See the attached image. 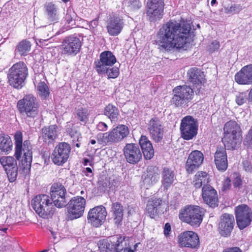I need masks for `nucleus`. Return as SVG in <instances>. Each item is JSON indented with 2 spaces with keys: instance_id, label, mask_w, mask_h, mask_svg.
Listing matches in <instances>:
<instances>
[{
  "instance_id": "1",
  "label": "nucleus",
  "mask_w": 252,
  "mask_h": 252,
  "mask_svg": "<svg viewBox=\"0 0 252 252\" xmlns=\"http://www.w3.org/2000/svg\"><path fill=\"white\" fill-rule=\"evenodd\" d=\"M191 30V26L188 21L179 23L170 20L159 29L155 43L166 51L184 49L190 43Z\"/></svg>"
},
{
  "instance_id": "2",
  "label": "nucleus",
  "mask_w": 252,
  "mask_h": 252,
  "mask_svg": "<svg viewBox=\"0 0 252 252\" xmlns=\"http://www.w3.org/2000/svg\"><path fill=\"white\" fill-rule=\"evenodd\" d=\"M14 140V156L17 160H20L22 157L21 166L23 170L27 172L31 168L32 159V145L29 140H25L23 142V133L20 130L16 131Z\"/></svg>"
},
{
  "instance_id": "3",
  "label": "nucleus",
  "mask_w": 252,
  "mask_h": 252,
  "mask_svg": "<svg viewBox=\"0 0 252 252\" xmlns=\"http://www.w3.org/2000/svg\"><path fill=\"white\" fill-rule=\"evenodd\" d=\"M221 141L228 150H235L242 140L240 126L234 120L227 122L223 126Z\"/></svg>"
},
{
  "instance_id": "4",
  "label": "nucleus",
  "mask_w": 252,
  "mask_h": 252,
  "mask_svg": "<svg viewBox=\"0 0 252 252\" xmlns=\"http://www.w3.org/2000/svg\"><path fill=\"white\" fill-rule=\"evenodd\" d=\"M194 96V90L190 86L179 85L173 89L170 102L175 107L186 108L191 103Z\"/></svg>"
},
{
  "instance_id": "5",
  "label": "nucleus",
  "mask_w": 252,
  "mask_h": 252,
  "mask_svg": "<svg viewBox=\"0 0 252 252\" xmlns=\"http://www.w3.org/2000/svg\"><path fill=\"white\" fill-rule=\"evenodd\" d=\"M205 210L197 206L188 205L180 210L179 219L192 227H198L202 223Z\"/></svg>"
},
{
  "instance_id": "6",
  "label": "nucleus",
  "mask_w": 252,
  "mask_h": 252,
  "mask_svg": "<svg viewBox=\"0 0 252 252\" xmlns=\"http://www.w3.org/2000/svg\"><path fill=\"white\" fill-rule=\"evenodd\" d=\"M28 75V68L26 64L24 62L19 61L9 69L8 82L14 88L21 89L24 86Z\"/></svg>"
},
{
  "instance_id": "7",
  "label": "nucleus",
  "mask_w": 252,
  "mask_h": 252,
  "mask_svg": "<svg viewBox=\"0 0 252 252\" xmlns=\"http://www.w3.org/2000/svg\"><path fill=\"white\" fill-rule=\"evenodd\" d=\"M47 194H39L34 197L32 205L35 212L40 217L48 219L51 218L56 211L54 203Z\"/></svg>"
},
{
  "instance_id": "8",
  "label": "nucleus",
  "mask_w": 252,
  "mask_h": 252,
  "mask_svg": "<svg viewBox=\"0 0 252 252\" xmlns=\"http://www.w3.org/2000/svg\"><path fill=\"white\" fill-rule=\"evenodd\" d=\"M16 107L20 114H25L28 118L34 119L39 115V105L32 94L24 95L17 101Z\"/></svg>"
},
{
  "instance_id": "9",
  "label": "nucleus",
  "mask_w": 252,
  "mask_h": 252,
  "mask_svg": "<svg viewBox=\"0 0 252 252\" xmlns=\"http://www.w3.org/2000/svg\"><path fill=\"white\" fill-rule=\"evenodd\" d=\"M129 133L128 127L124 125H119L109 132L100 135L97 142L103 145L109 143H118L126 138Z\"/></svg>"
},
{
  "instance_id": "10",
  "label": "nucleus",
  "mask_w": 252,
  "mask_h": 252,
  "mask_svg": "<svg viewBox=\"0 0 252 252\" xmlns=\"http://www.w3.org/2000/svg\"><path fill=\"white\" fill-rule=\"evenodd\" d=\"M198 124L197 120L192 116L188 115L181 120L180 130L181 137L186 140H189L195 137L197 134Z\"/></svg>"
},
{
  "instance_id": "11",
  "label": "nucleus",
  "mask_w": 252,
  "mask_h": 252,
  "mask_svg": "<svg viewBox=\"0 0 252 252\" xmlns=\"http://www.w3.org/2000/svg\"><path fill=\"white\" fill-rule=\"evenodd\" d=\"M70 153V145L67 142H60L52 152L51 161L57 166H63L68 160Z\"/></svg>"
},
{
  "instance_id": "12",
  "label": "nucleus",
  "mask_w": 252,
  "mask_h": 252,
  "mask_svg": "<svg viewBox=\"0 0 252 252\" xmlns=\"http://www.w3.org/2000/svg\"><path fill=\"white\" fill-rule=\"evenodd\" d=\"M67 206V218L71 220L78 219L83 216L85 206V199L80 196L71 198Z\"/></svg>"
},
{
  "instance_id": "13",
  "label": "nucleus",
  "mask_w": 252,
  "mask_h": 252,
  "mask_svg": "<svg viewBox=\"0 0 252 252\" xmlns=\"http://www.w3.org/2000/svg\"><path fill=\"white\" fill-rule=\"evenodd\" d=\"M235 215L237 226L240 230L249 226L252 221V211L247 205L241 204L236 206Z\"/></svg>"
},
{
  "instance_id": "14",
  "label": "nucleus",
  "mask_w": 252,
  "mask_h": 252,
  "mask_svg": "<svg viewBox=\"0 0 252 252\" xmlns=\"http://www.w3.org/2000/svg\"><path fill=\"white\" fill-rule=\"evenodd\" d=\"M177 241L180 248L198 249L200 246L198 234L191 230H187L181 233L178 236Z\"/></svg>"
},
{
  "instance_id": "15",
  "label": "nucleus",
  "mask_w": 252,
  "mask_h": 252,
  "mask_svg": "<svg viewBox=\"0 0 252 252\" xmlns=\"http://www.w3.org/2000/svg\"><path fill=\"white\" fill-rule=\"evenodd\" d=\"M107 215V212L104 206H95L89 210L87 215L88 222L93 227H99L105 221Z\"/></svg>"
},
{
  "instance_id": "16",
  "label": "nucleus",
  "mask_w": 252,
  "mask_h": 252,
  "mask_svg": "<svg viewBox=\"0 0 252 252\" xmlns=\"http://www.w3.org/2000/svg\"><path fill=\"white\" fill-rule=\"evenodd\" d=\"M62 43L61 49L63 54L71 56L76 55L82 46L80 39L73 35L65 37Z\"/></svg>"
},
{
  "instance_id": "17",
  "label": "nucleus",
  "mask_w": 252,
  "mask_h": 252,
  "mask_svg": "<svg viewBox=\"0 0 252 252\" xmlns=\"http://www.w3.org/2000/svg\"><path fill=\"white\" fill-rule=\"evenodd\" d=\"M66 189L62 183H54L52 184L50 189V195L56 207L61 208L66 206Z\"/></svg>"
},
{
  "instance_id": "18",
  "label": "nucleus",
  "mask_w": 252,
  "mask_h": 252,
  "mask_svg": "<svg viewBox=\"0 0 252 252\" xmlns=\"http://www.w3.org/2000/svg\"><path fill=\"white\" fill-rule=\"evenodd\" d=\"M124 240L121 236H114L100 240L97 245L101 252H121L123 247L121 244Z\"/></svg>"
},
{
  "instance_id": "19",
  "label": "nucleus",
  "mask_w": 252,
  "mask_h": 252,
  "mask_svg": "<svg viewBox=\"0 0 252 252\" xmlns=\"http://www.w3.org/2000/svg\"><path fill=\"white\" fill-rule=\"evenodd\" d=\"M106 28L109 35L116 36L122 32L125 26L123 17L117 14L110 15L106 22Z\"/></svg>"
},
{
  "instance_id": "20",
  "label": "nucleus",
  "mask_w": 252,
  "mask_h": 252,
  "mask_svg": "<svg viewBox=\"0 0 252 252\" xmlns=\"http://www.w3.org/2000/svg\"><path fill=\"white\" fill-rule=\"evenodd\" d=\"M16 158L12 156H2L0 163L5 171L10 182H14L18 175V166Z\"/></svg>"
},
{
  "instance_id": "21",
  "label": "nucleus",
  "mask_w": 252,
  "mask_h": 252,
  "mask_svg": "<svg viewBox=\"0 0 252 252\" xmlns=\"http://www.w3.org/2000/svg\"><path fill=\"white\" fill-rule=\"evenodd\" d=\"M126 161L135 165L142 159V154L139 146L135 143H127L123 149Z\"/></svg>"
},
{
  "instance_id": "22",
  "label": "nucleus",
  "mask_w": 252,
  "mask_h": 252,
  "mask_svg": "<svg viewBox=\"0 0 252 252\" xmlns=\"http://www.w3.org/2000/svg\"><path fill=\"white\" fill-rule=\"evenodd\" d=\"M148 130L151 138L156 143L161 142L163 138L164 127L157 117L151 118L148 123Z\"/></svg>"
},
{
  "instance_id": "23",
  "label": "nucleus",
  "mask_w": 252,
  "mask_h": 252,
  "mask_svg": "<svg viewBox=\"0 0 252 252\" xmlns=\"http://www.w3.org/2000/svg\"><path fill=\"white\" fill-rule=\"evenodd\" d=\"M116 58L109 51H105L100 53L99 60L94 61V68L99 74L105 70V67L113 66L116 62Z\"/></svg>"
},
{
  "instance_id": "24",
  "label": "nucleus",
  "mask_w": 252,
  "mask_h": 252,
  "mask_svg": "<svg viewBox=\"0 0 252 252\" xmlns=\"http://www.w3.org/2000/svg\"><path fill=\"white\" fill-rule=\"evenodd\" d=\"M235 225V219L233 215L228 213L222 214L218 225V230L222 237L229 236Z\"/></svg>"
},
{
  "instance_id": "25",
  "label": "nucleus",
  "mask_w": 252,
  "mask_h": 252,
  "mask_svg": "<svg viewBox=\"0 0 252 252\" xmlns=\"http://www.w3.org/2000/svg\"><path fill=\"white\" fill-rule=\"evenodd\" d=\"M201 195L204 202L209 207L214 208L218 206L217 191L210 185H205L202 187Z\"/></svg>"
},
{
  "instance_id": "26",
  "label": "nucleus",
  "mask_w": 252,
  "mask_h": 252,
  "mask_svg": "<svg viewBox=\"0 0 252 252\" xmlns=\"http://www.w3.org/2000/svg\"><path fill=\"white\" fill-rule=\"evenodd\" d=\"M203 154L198 150L192 151L187 160L185 168L188 174H192L202 163Z\"/></svg>"
},
{
  "instance_id": "27",
  "label": "nucleus",
  "mask_w": 252,
  "mask_h": 252,
  "mask_svg": "<svg viewBox=\"0 0 252 252\" xmlns=\"http://www.w3.org/2000/svg\"><path fill=\"white\" fill-rule=\"evenodd\" d=\"M226 147L222 146L217 147L214 154V161L217 168L221 171H225L228 167Z\"/></svg>"
},
{
  "instance_id": "28",
  "label": "nucleus",
  "mask_w": 252,
  "mask_h": 252,
  "mask_svg": "<svg viewBox=\"0 0 252 252\" xmlns=\"http://www.w3.org/2000/svg\"><path fill=\"white\" fill-rule=\"evenodd\" d=\"M234 79L239 85H252V64L243 66L235 74Z\"/></svg>"
},
{
  "instance_id": "29",
  "label": "nucleus",
  "mask_w": 252,
  "mask_h": 252,
  "mask_svg": "<svg viewBox=\"0 0 252 252\" xmlns=\"http://www.w3.org/2000/svg\"><path fill=\"white\" fill-rule=\"evenodd\" d=\"M163 200L160 197L152 196L149 198L145 208V214L151 219H155L158 215V210L161 208Z\"/></svg>"
},
{
  "instance_id": "30",
  "label": "nucleus",
  "mask_w": 252,
  "mask_h": 252,
  "mask_svg": "<svg viewBox=\"0 0 252 252\" xmlns=\"http://www.w3.org/2000/svg\"><path fill=\"white\" fill-rule=\"evenodd\" d=\"M187 76L188 80L196 86L201 87L206 82L204 72L196 67H191L188 71Z\"/></svg>"
},
{
  "instance_id": "31",
  "label": "nucleus",
  "mask_w": 252,
  "mask_h": 252,
  "mask_svg": "<svg viewBox=\"0 0 252 252\" xmlns=\"http://www.w3.org/2000/svg\"><path fill=\"white\" fill-rule=\"evenodd\" d=\"M139 144L145 159H152L154 156L155 152L153 144L148 137L144 135H141L139 139Z\"/></svg>"
},
{
  "instance_id": "32",
  "label": "nucleus",
  "mask_w": 252,
  "mask_h": 252,
  "mask_svg": "<svg viewBox=\"0 0 252 252\" xmlns=\"http://www.w3.org/2000/svg\"><path fill=\"white\" fill-rule=\"evenodd\" d=\"M57 127V125H53L42 128L41 137L44 143L49 145L55 141L58 136Z\"/></svg>"
},
{
  "instance_id": "33",
  "label": "nucleus",
  "mask_w": 252,
  "mask_h": 252,
  "mask_svg": "<svg viewBox=\"0 0 252 252\" xmlns=\"http://www.w3.org/2000/svg\"><path fill=\"white\" fill-rule=\"evenodd\" d=\"M44 11L49 22L56 23L60 19V14L57 6L53 2H46L44 4Z\"/></svg>"
},
{
  "instance_id": "34",
  "label": "nucleus",
  "mask_w": 252,
  "mask_h": 252,
  "mask_svg": "<svg viewBox=\"0 0 252 252\" xmlns=\"http://www.w3.org/2000/svg\"><path fill=\"white\" fill-rule=\"evenodd\" d=\"M161 184L164 190H168L173 185L175 179L173 170L167 167L162 168L161 173Z\"/></svg>"
},
{
  "instance_id": "35",
  "label": "nucleus",
  "mask_w": 252,
  "mask_h": 252,
  "mask_svg": "<svg viewBox=\"0 0 252 252\" xmlns=\"http://www.w3.org/2000/svg\"><path fill=\"white\" fill-rule=\"evenodd\" d=\"M124 206L119 202L112 203L111 207L113 220L118 226L121 225L124 217Z\"/></svg>"
},
{
  "instance_id": "36",
  "label": "nucleus",
  "mask_w": 252,
  "mask_h": 252,
  "mask_svg": "<svg viewBox=\"0 0 252 252\" xmlns=\"http://www.w3.org/2000/svg\"><path fill=\"white\" fill-rule=\"evenodd\" d=\"M209 181V174L205 171H199L193 176L191 184L195 189H198L201 188L203 185H208Z\"/></svg>"
},
{
  "instance_id": "37",
  "label": "nucleus",
  "mask_w": 252,
  "mask_h": 252,
  "mask_svg": "<svg viewBox=\"0 0 252 252\" xmlns=\"http://www.w3.org/2000/svg\"><path fill=\"white\" fill-rule=\"evenodd\" d=\"M164 6H147L146 14L150 22H156L162 18Z\"/></svg>"
},
{
  "instance_id": "38",
  "label": "nucleus",
  "mask_w": 252,
  "mask_h": 252,
  "mask_svg": "<svg viewBox=\"0 0 252 252\" xmlns=\"http://www.w3.org/2000/svg\"><path fill=\"white\" fill-rule=\"evenodd\" d=\"M13 143L9 136H0V153L9 154L12 150Z\"/></svg>"
},
{
  "instance_id": "39",
  "label": "nucleus",
  "mask_w": 252,
  "mask_h": 252,
  "mask_svg": "<svg viewBox=\"0 0 252 252\" xmlns=\"http://www.w3.org/2000/svg\"><path fill=\"white\" fill-rule=\"evenodd\" d=\"M104 114L106 116L112 123L118 122L119 116V111L117 107L112 104H109L105 106Z\"/></svg>"
},
{
  "instance_id": "40",
  "label": "nucleus",
  "mask_w": 252,
  "mask_h": 252,
  "mask_svg": "<svg viewBox=\"0 0 252 252\" xmlns=\"http://www.w3.org/2000/svg\"><path fill=\"white\" fill-rule=\"evenodd\" d=\"M75 112L78 120L82 125H85L89 122L90 114L87 108L83 106L75 108Z\"/></svg>"
},
{
  "instance_id": "41",
  "label": "nucleus",
  "mask_w": 252,
  "mask_h": 252,
  "mask_svg": "<svg viewBox=\"0 0 252 252\" xmlns=\"http://www.w3.org/2000/svg\"><path fill=\"white\" fill-rule=\"evenodd\" d=\"M31 42L27 39H24L18 43L16 46V50L21 56H25L31 50Z\"/></svg>"
},
{
  "instance_id": "42",
  "label": "nucleus",
  "mask_w": 252,
  "mask_h": 252,
  "mask_svg": "<svg viewBox=\"0 0 252 252\" xmlns=\"http://www.w3.org/2000/svg\"><path fill=\"white\" fill-rule=\"evenodd\" d=\"M37 90L39 95L44 98L49 96L50 91L48 86L44 82H40L37 86Z\"/></svg>"
},
{
  "instance_id": "43",
  "label": "nucleus",
  "mask_w": 252,
  "mask_h": 252,
  "mask_svg": "<svg viewBox=\"0 0 252 252\" xmlns=\"http://www.w3.org/2000/svg\"><path fill=\"white\" fill-rule=\"evenodd\" d=\"M105 70L104 72H102V74L106 73L107 75L108 78H116L119 75L120 71L119 68L116 66H114L110 68V66L105 67Z\"/></svg>"
},
{
  "instance_id": "44",
  "label": "nucleus",
  "mask_w": 252,
  "mask_h": 252,
  "mask_svg": "<svg viewBox=\"0 0 252 252\" xmlns=\"http://www.w3.org/2000/svg\"><path fill=\"white\" fill-rule=\"evenodd\" d=\"M76 14L74 11L71 9H67L66 13L64 16V21L65 24L73 26L75 24V18H76Z\"/></svg>"
},
{
  "instance_id": "45",
  "label": "nucleus",
  "mask_w": 252,
  "mask_h": 252,
  "mask_svg": "<svg viewBox=\"0 0 252 252\" xmlns=\"http://www.w3.org/2000/svg\"><path fill=\"white\" fill-rule=\"evenodd\" d=\"M248 99L246 92H240L236 96L235 101L238 105L244 104Z\"/></svg>"
},
{
  "instance_id": "46",
  "label": "nucleus",
  "mask_w": 252,
  "mask_h": 252,
  "mask_svg": "<svg viewBox=\"0 0 252 252\" xmlns=\"http://www.w3.org/2000/svg\"><path fill=\"white\" fill-rule=\"evenodd\" d=\"M243 144L248 147L252 148V126L246 135L243 140Z\"/></svg>"
},
{
  "instance_id": "47",
  "label": "nucleus",
  "mask_w": 252,
  "mask_h": 252,
  "mask_svg": "<svg viewBox=\"0 0 252 252\" xmlns=\"http://www.w3.org/2000/svg\"><path fill=\"white\" fill-rule=\"evenodd\" d=\"M242 10V6L239 4H233L230 7L225 8V13L226 14H231L235 12H239Z\"/></svg>"
},
{
  "instance_id": "48",
  "label": "nucleus",
  "mask_w": 252,
  "mask_h": 252,
  "mask_svg": "<svg viewBox=\"0 0 252 252\" xmlns=\"http://www.w3.org/2000/svg\"><path fill=\"white\" fill-rule=\"evenodd\" d=\"M108 186L110 190H115L118 186L117 180L114 178L109 177Z\"/></svg>"
},
{
  "instance_id": "49",
  "label": "nucleus",
  "mask_w": 252,
  "mask_h": 252,
  "mask_svg": "<svg viewBox=\"0 0 252 252\" xmlns=\"http://www.w3.org/2000/svg\"><path fill=\"white\" fill-rule=\"evenodd\" d=\"M220 47V45L219 42L217 40H214L209 45L208 50L210 53H212L218 51Z\"/></svg>"
},
{
  "instance_id": "50",
  "label": "nucleus",
  "mask_w": 252,
  "mask_h": 252,
  "mask_svg": "<svg viewBox=\"0 0 252 252\" xmlns=\"http://www.w3.org/2000/svg\"><path fill=\"white\" fill-rule=\"evenodd\" d=\"M164 6L163 0H148L147 6Z\"/></svg>"
},
{
  "instance_id": "51",
  "label": "nucleus",
  "mask_w": 252,
  "mask_h": 252,
  "mask_svg": "<svg viewBox=\"0 0 252 252\" xmlns=\"http://www.w3.org/2000/svg\"><path fill=\"white\" fill-rule=\"evenodd\" d=\"M231 187V180L229 178L227 177L222 183L221 190L222 191H226L229 189Z\"/></svg>"
},
{
  "instance_id": "52",
  "label": "nucleus",
  "mask_w": 252,
  "mask_h": 252,
  "mask_svg": "<svg viewBox=\"0 0 252 252\" xmlns=\"http://www.w3.org/2000/svg\"><path fill=\"white\" fill-rule=\"evenodd\" d=\"M108 178L107 177H106L104 179H101L98 182L99 187H102V188H104L105 189H108Z\"/></svg>"
},
{
  "instance_id": "53",
  "label": "nucleus",
  "mask_w": 252,
  "mask_h": 252,
  "mask_svg": "<svg viewBox=\"0 0 252 252\" xmlns=\"http://www.w3.org/2000/svg\"><path fill=\"white\" fill-rule=\"evenodd\" d=\"M171 231V227L170 224L168 222L166 223L165 224L163 230L164 235L166 237L169 236Z\"/></svg>"
},
{
  "instance_id": "54",
  "label": "nucleus",
  "mask_w": 252,
  "mask_h": 252,
  "mask_svg": "<svg viewBox=\"0 0 252 252\" xmlns=\"http://www.w3.org/2000/svg\"><path fill=\"white\" fill-rule=\"evenodd\" d=\"M148 176L151 179L152 182H156L159 178L158 174L157 172H149Z\"/></svg>"
},
{
  "instance_id": "55",
  "label": "nucleus",
  "mask_w": 252,
  "mask_h": 252,
  "mask_svg": "<svg viewBox=\"0 0 252 252\" xmlns=\"http://www.w3.org/2000/svg\"><path fill=\"white\" fill-rule=\"evenodd\" d=\"M233 186L235 188L239 187L242 185V181L240 176H237L233 180Z\"/></svg>"
},
{
  "instance_id": "56",
  "label": "nucleus",
  "mask_w": 252,
  "mask_h": 252,
  "mask_svg": "<svg viewBox=\"0 0 252 252\" xmlns=\"http://www.w3.org/2000/svg\"><path fill=\"white\" fill-rule=\"evenodd\" d=\"M98 20H99V17H98L96 18L95 19L91 21L90 22V27H91V28H92L93 29L95 28L98 24Z\"/></svg>"
},
{
  "instance_id": "57",
  "label": "nucleus",
  "mask_w": 252,
  "mask_h": 252,
  "mask_svg": "<svg viewBox=\"0 0 252 252\" xmlns=\"http://www.w3.org/2000/svg\"><path fill=\"white\" fill-rule=\"evenodd\" d=\"M222 252H242L238 247H233L225 249Z\"/></svg>"
},
{
  "instance_id": "58",
  "label": "nucleus",
  "mask_w": 252,
  "mask_h": 252,
  "mask_svg": "<svg viewBox=\"0 0 252 252\" xmlns=\"http://www.w3.org/2000/svg\"><path fill=\"white\" fill-rule=\"evenodd\" d=\"M98 127L100 128V130L102 131L106 130L108 128L107 125L104 122H100Z\"/></svg>"
},
{
  "instance_id": "59",
  "label": "nucleus",
  "mask_w": 252,
  "mask_h": 252,
  "mask_svg": "<svg viewBox=\"0 0 252 252\" xmlns=\"http://www.w3.org/2000/svg\"><path fill=\"white\" fill-rule=\"evenodd\" d=\"M68 132L71 137L74 136L75 134L77 133V131L76 130H73L72 128H69Z\"/></svg>"
},
{
  "instance_id": "60",
  "label": "nucleus",
  "mask_w": 252,
  "mask_h": 252,
  "mask_svg": "<svg viewBox=\"0 0 252 252\" xmlns=\"http://www.w3.org/2000/svg\"><path fill=\"white\" fill-rule=\"evenodd\" d=\"M135 207H128L127 214L128 215H131L135 212Z\"/></svg>"
},
{
  "instance_id": "61",
  "label": "nucleus",
  "mask_w": 252,
  "mask_h": 252,
  "mask_svg": "<svg viewBox=\"0 0 252 252\" xmlns=\"http://www.w3.org/2000/svg\"><path fill=\"white\" fill-rule=\"evenodd\" d=\"M136 248H135L134 250H131L129 248H125L124 249V252H134L135 251Z\"/></svg>"
},
{
  "instance_id": "62",
  "label": "nucleus",
  "mask_w": 252,
  "mask_h": 252,
  "mask_svg": "<svg viewBox=\"0 0 252 252\" xmlns=\"http://www.w3.org/2000/svg\"><path fill=\"white\" fill-rule=\"evenodd\" d=\"M249 100L252 102V88L249 94Z\"/></svg>"
},
{
  "instance_id": "63",
  "label": "nucleus",
  "mask_w": 252,
  "mask_h": 252,
  "mask_svg": "<svg viewBox=\"0 0 252 252\" xmlns=\"http://www.w3.org/2000/svg\"><path fill=\"white\" fill-rule=\"evenodd\" d=\"M85 173H92V169L90 167H87L85 169Z\"/></svg>"
},
{
  "instance_id": "64",
  "label": "nucleus",
  "mask_w": 252,
  "mask_h": 252,
  "mask_svg": "<svg viewBox=\"0 0 252 252\" xmlns=\"http://www.w3.org/2000/svg\"><path fill=\"white\" fill-rule=\"evenodd\" d=\"M90 162V160L88 158H84V165H88V163H89Z\"/></svg>"
}]
</instances>
